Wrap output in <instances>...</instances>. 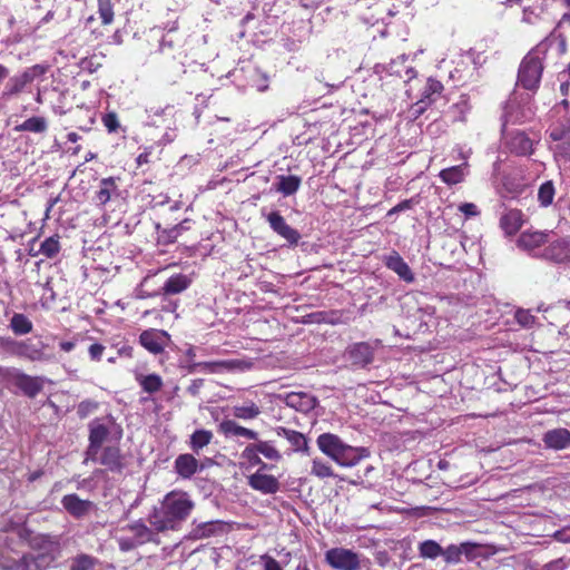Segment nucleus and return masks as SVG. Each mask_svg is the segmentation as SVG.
<instances>
[{
    "label": "nucleus",
    "mask_w": 570,
    "mask_h": 570,
    "mask_svg": "<svg viewBox=\"0 0 570 570\" xmlns=\"http://www.w3.org/2000/svg\"><path fill=\"white\" fill-rule=\"evenodd\" d=\"M194 508L195 503L187 492L175 490L164 497L159 508L154 509L149 522L157 532L177 531Z\"/></svg>",
    "instance_id": "f257e3e1"
},
{
    "label": "nucleus",
    "mask_w": 570,
    "mask_h": 570,
    "mask_svg": "<svg viewBox=\"0 0 570 570\" xmlns=\"http://www.w3.org/2000/svg\"><path fill=\"white\" fill-rule=\"evenodd\" d=\"M316 444L323 454L344 468L355 466L370 455L367 449L352 446L333 433L320 434Z\"/></svg>",
    "instance_id": "f03ea898"
},
{
    "label": "nucleus",
    "mask_w": 570,
    "mask_h": 570,
    "mask_svg": "<svg viewBox=\"0 0 570 570\" xmlns=\"http://www.w3.org/2000/svg\"><path fill=\"white\" fill-rule=\"evenodd\" d=\"M124 532L117 538L118 547L122 552L131 551L149 542L158 543V535L155 528H149L142 520H136L125 525Z\"/></svg>",
    "instance_id": "7ed1b4c3"
},
{
    "label": "nucleus",
    "mask_w": 570,
    "mask_h": 570,
    "mask_svg": "<svg viewBox=\"0 0 570 570\" xmlns=\"http://www.w3.org/2000/svg\"><path fill=\"white\" fill-rule=\"evenodd\" d=\"M48 66L43 63H37L26 68L22 72L10 77L1 92V98L4 101H10L22 94L27 86L30 85L37 78H40L48 71Z\"/></svg>",
    "instance_id": "20e7f679"
},
{
    "label": "nucleus",
    "mask_w": 570,
    "mask_h": 570,
    "mask_svg": "<svg viewBox=\"0 0 570 570\" xmlns=\"http://www.w3.org/2000/svg\"><path fill=\"white\" fill-rule=\"evenodd\" d=\"M543 71L542 55L534 48L522 60L518 72V85L527 90L538 88Z\"/></svg>",
    "instance_id": "39448f33"
},
{
    "label": "nucleus",
    "mask_w": 570,
    "mask_h": 570,
    "mask_svg": "<svg viewBox=\"0 0 570 570\" xmlns=\"http://www.w3.org/2000/svg\"><path fill=\"white\" fill-rule=\"evenodd\" d=\"M49 564L48 556L43 553H28L19 559L2 557L0 567L2 570H46Z\"/></svg>",
    "instance_id": "423d86ee"
},
{
    "label": "nucleus",
    "mask_w": 570,
    "mask_h": 570,
    "mask_svg": "<svg viewBox=\"0 0 570 570\" xmlns=\"http://www.w3.org/2000/svg\"><path fill=\"white\" fill-rule=\"evenodd\" d=\"M89 445L85 453L83 463L87 464L90 461H96L104 442L108 439L110 431L109 428L100 422V420H94L89 423Z\"/></svg>",
    "instance_id": "0eeeda50"
},
{
    "label": "nucleus",
    "mask_w": 570,
    "mask_h": 570,
    "mask_svg": "<svg viewBox=\"0 0 570 570\" xmlns=\"http://www.w3.org/2000/svg\"><path fill=\"white\" fill-rule=\"evenodd\" d=\"M325 561L336 570H358V554L350 549L333 548L326 551Z\"/></svg>",
    "instance_id": "6e6552de"
},
{
    "label": "nucleus",
    "mask_w": 570,
    "mask_h": 570,
    "mask_svg": "<svg viewBox=\"0 0 570 570\" xmlns=\"http://www.w3.org/2000/svg\"><path fill=\"white\" fill-rule=\"evenodd\" d=\"M265 217L274 233L285 239L291 246L298 244L301 239L299 232L289 226L279 212H271Z\"/></svg>",
    "instance_id": "1a4fd4ad"
},
{
    "label": "nucleus",
    "mask_w": 570,
    "mask_h": 570,
    "mask_svg": "<svg viewBox=\"0 0 570 570\" xmlns=\"http://www.w3.org/2000/svg\"><path fill=\"white\" fill-rule=\"evenodd\" d=\"M552 235V232L525 230L519 236L517 244L521 249L534 256H540L541 247L548 244Z\"/></svg>",
    "instance_id": "9d476101"
},
{
    "label": "nucleus",
    "mask_w": 570,
    "mask_h": 570,
    "mask_svg": "<svg viewBox=\"0 0 570 570\" xmlns=\"http://www.w3.org/2000/svg\"><path fill=\"white\" fill-rule=\"evenodd\" d=\"M549 238L548 245L542 249L540 256L547 261L554 263H566L570 261V239L558 238L552 240Z\"/></svg>",
    "instance_id": "9b49d317"
},
{
    "label": "nucleus",
    "mask_w": 570,
    "mask_h": 570,
    "mask_svg": "<svg viewBox=\"0 0 570 570\" xmlns=\"http://www.w3.org/2000/svg\"><path fill=\"white\" fill-rule=\"evenodd\" d=\"M443 85L434 78H429L421 94V98L412 107L413 114L416 116L421 115L430 105L441 97Z\"/></svg>",
    "instance_id": "f8f14e48"
},
{
    "label": "nucleus",
    "mask_w": 570,
    "mask_h": 570,
    "mask_svg": "<svg viewBox=\"0 0 570 570\" xmlns=\"http://www.w3.org/2000/svg\"><path fill=\"white\" fill-rule=\"evenodd\" d=\"M139 342L148 352L159 354L169 345L170 336L165 331L151 328L140 334Z\"/></svg>",
    "instance_id": "ddd939ff"
},
{
    "label": "nucleus",
    "mask_w": 570,
    "mask_h": 570,
    "mask_svg": "<svg viewBox=\"0 0 570 570\" xmlns=\"http://www.w3.org/2000/svg\"><path fill=\"white\" fill-rule=\"evenodd\" d=\"M205 373H223L233 371H246L252 367V363L246 360H223L214 362H200L196 364Z\"/></svg>",
    "instance_id": "4468645a"
},
{
    "label": "nucleus",
    "mask_w": 570,
    "mask_h": 570,
    "mask_svg": "<svg viewBox=\"0 0 570 570\" xmlns=\"http://www.w3.org/2000/svg\"><path fill=\"white\" fill-rule=\"evenodd\" d=\"M95 462L106 466L112 473H121L125 469V458L117 445L101 448Z\"/></svg>",
    "instance_id": "2eb2a0df"
},
{
    "label": "nucleus",
    "mask_w": 570,
    "mask_h": 570,
    "mask_svg": "<svg viewBox=\"0 0 570 570\" xmlns=\"http://www.w3.org/2000/svg\"><path fill=\"white\" fill-rule=\"evenodd\" d=\"M288 407H292L302 413H308L313 411L317 404V400L309 393L306 392H289L278 395Z\"/></svg>",
    "instance_id": "dca6fc26"
},
{
    "label": "nucleus",
    "mask_w": 570,
    "mask_h": 570,
    "mask_svg": "<svg viewBox=\"0 0 570 570\" xmlns=\"http://www.w3.org/2000/svg\"><path fill=\"white\" fill-rule=\"evenodd\" d=\"M248 485L263 494H275L279 491L278 479L261 471L248 476Z\"/></svg>",
    "instance_id": "f3484780"
},
{
    "label": "nucleus",
    "mask_w": 570,
    "mask_h": 570,
    "mask_svg": "<svg viewBox=\"0 0 570 570\" xmlns=\"http://www.w3.org/2000/svg\"><path fill=\"white\" fill-rule=\"evenodd\" d=\"M61 505L76 519L86 517L95 507L92 501L82 500L75 493L63 495L61 499Z\"/></svg>",
    "instance_id": "a211bd4d"
},
{
    "label": "nucleus",
    "mask_w": 570,
    "mask_h": 570,
    "mask_svg": "<svg viewBox=\"0 0 570 570\" xmlns=\"http://www.w3.org/2000/svg\"><path fill=\"white\" fill-rule=\"evenodd\" d=\"M409 56L401 55L396 59L390 61L389 65L377 66V68H382L391 76H396L401 79H404V82H407L416 77L415 69L407 65Z\"/></svg>",
    "instance_id": "6ab92c4d"
},
{
    "label": "nucleus",
    "mask_w": 570,
    "mask_h": 570,
    "mask_svg": "<svg viewBox=\"0 0 570 570\" xmlns=\"http://www.w3.org/2000/svg\"><path fill=\"white\" fill-rule=\"evenodd\" d=\"M46 344L43 342H32V340H22L20 344L19 357L27 358L31 362H49L52 356L46 353Z\"/></svg>",
    "instance_id": "aec40b11"
},
{
    "label": "nucleus",
    "mask_w": 570,
    "mask_h": 570,
    "mask_svg": "<svg viewBox=\"0 0 570 570\" xmlns=\"http://www.w3.org/2000/svg\"><path fill=\"white\" fill-rule=\"evenodd\" d=\"M347 356L353 365L365 367L373 362L374 348L366 342L355 343L348 347Z\"/></svg>",
    "instance_id": "412c9836"
},
{
    "label": "nucleus",
    "mask_w": 570,
    "mask_h": 570,
    "mask_svg": "<svg viewBox=\"0 0 570 570\" xmlns=\"http://www.w3.org/2000/svg\"><path fill=\"white\" fill-rule=\"evenodd\" d=\"M476 546L471 542H463L460 544H450L443 549L442 557L446 563L456 564L461 562L462 556L468 560L473 559Z\"/></svg>",
    "instance_id": "4be33fe9"
},
{
    "label": "nucleus",
    "mask_w": 570,
    "mask_h": 570,
    "mask_svg": "<svg viewBox=\"0 0 570 570\" xmlns=\"http://www.w3.org/2000/svg\"><path fill=\"white\" fill-rule=\"evenodd\" d=\"M385 266L393 271L397 276L406 282L413 283L415 277L407 263L402 258L397 252H392L390 255L384 257Z\"/></svg>",
    "instance_id": "5701e85b"
},
{
    "label": "nucleus",
    "mask_w": 570,
    "mask_h": 570,
    "mask_svg": "<svg viewBox=\"0 0 570 570\" xmlns=\"http://www.w3.org/2000/svg\"><path fill=\"white\" fill-rule=\"evenodd\" d=\"M542 441L547 449L560 451L570 448V431L564 428H558L547 431Z\"/></svg>",
    "instance_id": "b1692460"
},
{
    "label": "nucleus",
    "mask_w": 570,
    "mask_h": 570,
    "mask_svg": "<svg viewBox=\"0 0 570 570\" xmlns=\"http://www.w3.org/2000/svg\"><path fill=\"white\" fill-rule=\"evenodd\" d=\"M204 468L199 465L197 459L190 453L179 454L174 462L175 472L183 479H190L198 470Z\"/></svg>",
    "instance_id": "393cba45"
},
{
    "label": "nucleus",
    "mask_w": 570,
    "mask_h": 570,
    "mask_svg": "<svg viewBox=\"0 0 570 570\" xmlns=\"http://www.w3.org/2000/svg\"><path fill=\"white\" fill-rule=\"evenodd\" d=\"M275 433L277 436L286 439L292 445L293 451L308 453V441L303 433L285 426H277Z\"/></svg>",
    "instance_id": "a878e982"
},
{
    "label": "nucleus",
    "mask_w": 570,
    "mask_h": 570,
    "mask_svg": "<svg viewBox=\"0 0 570 570\" xmlns=\"http://www.w3.org/2000/svg\"><path fill=\"white\" fill-rule=\"evenodd\" d=\"M524 223L523 214L519 209H508L500 218V226L508 236L515 235Z\"/></svg>",
    "instance_id": "bb28decb"
},
{
    "label": "nucleus",
    "mask_w": 570,
    "mask_h": 570,
    "mask_svg": "<svg viewBox=\"0 0 570 570\" xmlns=\"http://www.w3.org/2000/svg\"><path fill=\"white\" fill-rule=\"evenodd\" d=\"M191 277L186 274H174L163 285L161 293L164 295H177L186 291L191 285Z\"/></svg>",
    "instance_id": "cd10ccee"
},
{
    "label": "nucleus",
    "mask_w": 570,
    "mask_h": 570,
    "mask_svg": "<svg viewBox=\"0 0 570 570\" xmlns=\"http://www.w3.org/2000/svg\"><path fill=\"white\" fill-rule=\"evenodd\" d=\"M224 528V523L218 520L213 521H206L196 523L193 522V529L190 531V538L195 540L209 538L213 535H216L217 533L222 532Z\"/></svg>",
    "instance_id": "c85d7f7f"
},
{
    "label": "nucleus",
    "mask_w": 570,
    "mask_h": 570,
    "mask_svg": "<svg viewBox=\"0 0 570 570\" xmlns=\"http://www.w3.org/2000/svg\"><path fill=\"white\" fill-rule=\"evenodd\" d=\"M468 175L469 163L463 161L460 165L442 169L439 174V177L444 184L451 186L462 183Z\"/></svg>",
    "instance_id": "c756f323"
},
{
    "label": "nucleus",
    "mask_w": 570,
    "mask_h": 570,
    "mask_svg": "<svg viewBox=\"0 0 570 570\" xmlns=\"http://www.w3.org/2000/svg\"><path fill=\"white\" fill-rule=\"evenodd\" d=\"M45 379L21 373L17 387L28 397L37 396L43 389Z\"/></svg>",
    "instance_id": "7c9ffc66"
},
{
    "label": "nucleus",
    "mask_w": 570,
    "mask_h": 570,
    "mask_svg": "<svg viewBox=\"0 0 570 570\" xmlns=\"http://www.w3.org/2000/svg\"><path fill=\"white\" fill-rule=\"evenodd\" d=\"M117 191L118 187L116 184V178H102L99 183L98 190L95 194V202L98 205H105L111 199L112 195L117 194Z\"/></svg>",
    "instance_id": "2f4dec72"
},
{
    "label": "nucleus",
    "mask_w": 570,
    "mask_h": 570,
    "mask_svg": "<svg viewBox=\"0 0 570 570\" xmlns=\"http://www.w3.org/2000/svg\"><path fill=\"white\" fill-rule=\"evenodd\" d=\"M48 120L42 116H33L14 127L18 132L28 131L33 134H45L48 130Z\"/></svg>",
    "instance_id": "473e14b6"
},
{
    "label": "nucleus",
    "mask_w": 570,
    "mask_h": 570,
    "mask_svg": "<svg viewBox=\"0 0 570 570\" xmlns=\"http://www.w3.org/2000/svg\"><path fill=\"white\" fill-rule=\"evenodd\" d=\"M302 184V179L295 175H279L277 176V184L275 188L284 196L294 195Z\"/></svg>",
    "instance_id": "72a5a7b5"
},
{
    "label": "nucleus",
    "mask_w": 570,
    "mask_h": 570,
    "mask_svg": "<svg viewBox=\"0 0 570 570\" xmlns=\"http://www.w3.org/2000/svg\"><path fill=\"white\" fill-rule=\"evenodd\" d=\"M550 138L559 142L556 146V150L561 154H567L570 151V127L564 128L562 126H556L550 130Z\"/></svg>",
    "instance_id": "f704fd0d"
},
{
    "label": "nucleus",
    "mask_w": 570,
    "mask_h": 570,
    "mask_svg": "<svg viewBox=\"0 0 570 570\" xmlns=\"http://www.w3.org/2000/svg\"><path fill=\"white\" fill-rule=\"evenodd\" d=\"M213 436V432L209 430H196L189 438L188 444L190 450L199 454V452L212 442Z\"/></svg>",
    "instance_id": "c9c22d12"
},
{
    "label": "nucleus",
    "mask_w": 570,
    "mask_h": 570,
    "mask_svg": "<svg viewBox=\"0 0 570 570\" xmlns=\"http://www.w3.org/2000/svg\"><path fill=\"white\" fill-rule=\"evenodd\" d=\"M510 148L518 155H529L532 151V140L524 132L518 131L510 140Z\"/></svg>",
    "instance_id": "e433bc0d"
},
{
    "label": "nucleus",
    "mask_w": 570,
    "mask_h": 570,
    "mask_svg": "<svg viewBox=\"0 0 570 570\" xmlns=\"http://www.w3.org/2000/svg\"><path fill=\"white\" fill-rule=\"evenodd\" d=\"M233 414L237 419L254 420L261 414V409L255 402L245 401L233 407Z\"/></svg>",
    "instance_id": "4c0bfd02"
},
{
    "label": "nucleus",
    "mask_w": 570,
    "mask_h": 570,
    "mask_svg": "<svg viewBox=\"0 0 570 570\" xmlns=\"http://www.w3.org/2000/svg\"><path fill=\"white\" fill-rule=\"evenodd\" d=\"M9 327L16 335H26L32 331L33 325L24 314L14 313L10 320Z\"/></svg>",
    "instance_id": "58836bf2"
},
{
    "label": "nucleus",
    "mask_w": 570,
    "mask_h": 570,
    "mask_svg": "<svg viewBox=\"0 0 570 570\" xmlns=\"http://www.w3.org/2000/svg\"><path fill=\"white\" fill-rule=\"evenodd\" d=\"M136 380L141 389L149 394L156 393L163 387V379L155 373L148 375L139 374L136 376Z\"/></svg>",
    "instance_id": "ea45409f"
},
{
    "label": "nucleus",
    "mask_w": 570,
    "mask_h": 570,
    "mask_svg": "<svg viewBox=\"0 0 570 570\" xmlns=\"http://www.w3.org/2000/svg\"><path fill=\"white\" fill-rule=\"evenodd\" d=\"M419 556L423 559L434 560L442 557L443 548L434 540H424L419 543Z\"/></svg>",
    "instance_id": "a19ab883"
},
{
    "label": "nucleus",
    "mask_w": 570,
    "mask_h": 570,
    "mask_svg": "<svg viewBox=\"0 0 570 570\" xmlns=\"http://www.w3.org/2000/svg\"><path fill=\"white\" fill-rule=\"evenodd\" d=\"M556 47V50L559 53H563L566 51V41L559 35L551 33L542 42H540L535 49L537 52H540L542 56L548 51V49Z\"/></svg>",
    "instance_id": "79ce46f5"
},
{
    "label": "nucleus",
    "mask_w": 570,
    "mask_h": 570,
    "mask_svg": "<svg viewBox=\"0 0 570 570\" xmlns=\"http://www.w3.org/2000/svg\"><path fill=\"white\" fill-rule=\"evenodd\" d=\"M311 474L318 479L333 478L334 471L332 465L324 459L316 456L311 462Z\"/></svg>",
    "instance_id": "37998d69"
},
{
    "label": "nucleus",
    "mask_w": 570,
    "mask_h": 570,
    "mask_svg": "<svg viewBox=\"0 0 570 570\" xmlns=\"http://www.w3.org/2000/svg\"><path fill=\"white\" fill-rule=\"evenodd\" d=\"M253 444L255 446V450L258 451V453L262 454L264 458L276 462L282 460L281 452L274 446V444L271 441L257 440Z\"/></svg>",
    "instance_id": "c03bdc74"
},
{
    "label": "nucleus",
    "mask_w": 570,
    "mask_h": 570,
    "mask_svg": "<svg viewBox=\"0 0 570 570\" xmlns=\"http://www.w3.org/2000/svg\"><path fill=\"white\" fill-rule=\"evenodd\" d=\"M22 371L16 367L0 365V384L7 389L17 386Z\"/></svg>",
    "instance_id": "a18cd8bd"
},
{
    "label": "nucleus",
    "mask_w": 570,
    "mask_h": 570,
    "mask_svg": "<svg viewBox=\"0 0 570 570\" xmlns=\"http://www.w3.org/2000/svg\"><path fill=\"white\" fill-rule=\"evenodd\" d=\"M248 83L259 92L268 89L269 77L259 69H253L249 73Z\"/></svg>",
    "instance_id": "49530a36"
},
{
    "label": "nucleus",
    "mask_w": 570,
    "mask_h": 570,
    "mask_svg": "<svg viewBox=\"0 0 570 570\" xmlns=\"http://www.w3.org/2000/svg\"><path fill=\"white\" fill-rule=\"evenodd\" d=\"M39 252L47 258L55 257L60 252L59 236L47 237L40 244Z\"/></svg>",
    "instance_id": "de8ad7c7"
},
{
    "label": "nucleus",
    "mask_w": 570,
    "mask_h": 570,
    "mask_svg": "<svg viewBox=\"0 0 570 570\" xmlns=\"http://www.w3.org/2000/svg\"><path fill=\"white\" fill-rule=\"evenodd\" d=\"M98 13L102 24H110L114 21V2L112 0H97Z\"/></svg>",
    "instance_id": "09e8293b"
},
{
    "label": "nucleus",
    "mask_w": 570,
    "mask_h": 570,
    "mask_svg": "<svg viewBox=\"0 0 570 570\" xmlns=\"http://www.w3.org/2000/svg\"><path fill=\"white\" fill-rule=\"evenodd\" d=\"M97 560L89 554H78L70 564V570H92Z\"/></svg>",
    "instance_id": "8fccbe9b"
},
{
    "label": "nucleus",
    "mask_w": 570,
    "mask_h": 570,
    "mask_svg": "<svg viewBox=\"0 0 570 570\" xmlns=\"http://www.w3.org/2000/svg\"><path fill=\"white\" fill-rule=\"evenodd\" d=\"M554 197V186L551 180L543 183L538 191V199L541 206L548 207Z\"/></svg>",
    "instance_id": "3c124183"
},
{
    "label": "nucleus",
    "mask_w": 570,
    "mask_h": 570,
    "mask_svg": "<svg viewBox=\"0 0 570 570\" xmlns=\"http://www.w3.org/2000/svg\"><path fill=\"white\" fill-rule=\"evenodd\" d=\"M21 341H17L10 336H0V351L19 357Z\"/></svg>",
    "instance_id": "603ef678"
},
{
    "label": "nucleus",
    "mask_w": 570,
    "mask_h": 570,
    "mask_svg": "<svg viewBox=\"0 0 570 570\" xmlns=\"http://www.w3.org/2000/svg\"><path fill=\"white\" fill-rule=\"evenodd\" d=\"M240 458L245 460L250 468L257 466L259 463H262L259 453L258 451L255 450L253 443L245 446V449L240 453Z\"/></svg>",
    "instance_id": "864d4df0"
},
{
    "label": "nucleus",
    "mask_w": 570,
    "mask_h": 570,
    "mask_svg": "<svg viewBox=\"0 0 570 570\" xmlns=\"http://www.w3.org/2000/svg\"><path fill=\"white\" fill-rule=\"evenodd\" d=\"M240 428L242 425L233 420H224L219 424V432L223 433L226 438L237 436Z\"/></svg>",
    "instance_id": "5fc2aeb1"
},
{
    "label": "nucleus",
    "mask_w": 570,
    "mask_h": 570,
    "mask_svg": "<svg viewBox=\"0 0 570 570\" xmlns=\"http://www.w3.org/2000/svg\"><path fill=\"white\" fill-rule=\"evenodd\" d=\"M101 120L108 132H116L120 128L118 116L114 111L105 114Z\"/></svg>",
    "instance_id": "6e6d98bb"
},
{
    "label": "nucleus",
    "mask_w": 570,
    "mask_h": 570,
    "mask_svg": "<svg viewBox=\"0 0 570 570\" xmlns=\"http://www.w3.org/2000/svg\"><path fill=\"white\" fill-rule=\"evenodd\" d=\"M180 236L179 229L175 226L170 228H165L161 232H159V242H163L165 244H170L176 242V239Z\"/></svg>",
    "instance_id": "4d7b16f0"
},
{
    "label": "nucleus",
    "mask_w": 570,
    "mask_h": 570,
    "mask_svg": "<svg viewBox=\"0 0 570 570\" xmlns=\"http://www.w3.org/2000/svg\"><path fill=\"white\" fill-rule=\"evenodd\" d=\"M570 567V559L558 558L546 563L541 570H567Z\"/></svg>",
    "instance_id": "13d9d810"
},
{
    "label": "nucleus",
    "mask_w": 570,
    "mask_h": 570,
    "mask_svg": "<svg viewBox=\"0 0 570 570\" xmlns=\"http://www.w3.org/2000/svg\"><path fill=\"white\" fill-rule=\"evenodd\" d=\"M515 320L524 327H531L534 324V316L525 309H518L515 313Z\"/></svg>",
    "instance_id": "bf43d9fd"
},
{
    "label": "nucleus",
    "mask_w": 570,
    "mask_h": 570,
    "mask_svg": "<svg viewBox=\"0 0 570 570\" xmlns=\"http://www.w3.org/2000/svg\"><path fill=\"white\" fill-rule=\"evenodd\" d=\"M459 210L466 217H475L480 215L478 206L473 203H463L459 206Z\"/></svg>",
    "instance_id": "052dcab7"
},
{
    "label": "nucleus",
    "mask_w": 570,
    "mask_h": 570,
    "mask_svg": "<svg viewBox=\"0 0 570 570\" xmlns=\"http://www.w3.org/2000/svg\"><path fill=\"white\" fill-rule=\"evenodd\" d=\"M97 409V403L91 401H83L78 405L77 412L80 417L87 416L89 413Z\"/></svg>",
    "instance_id": "680f3d73"
},
{
    "label": "nucleus",
    "mask_w": 570,
    "mask_h": 570,
    "mask_svg": "<svg viewBox=\"0 0 570 570\" xmlns=\"http://www.w3.org/2000/svg\"><path fill=\"white\" fill-rule=\"evenodd\" d=\"M262 562L264 564V570H283L279 562L268 554H264L261 557Z\"/></svg>",
    "instance_id": "e2e57ef3"
},
{
    "label": "nucleus",
    "mask_w": 570,
    "mask_h": 570,
    "mask_svg": "<svg viewBox=\"0 0 570 570\" xmlns=\"http://www.w3.org/2000/svg\"><path fill=\"white\" fill-rule=\"evenodd\" d=\"M104 351L105 346L99 343L91 344L88 348L90 358L96 362L100 361Z\"/></svg>",
    "instance_id": "0e129e2a"
},
{
    "label": "nucleus",
    "mask_w": 570,
    "mask_h": 570,
    "mask_svg": "<svg viewBox=\"0 0 570 570\" xmlns=\"http://www.w3.org/2000/svg\"><path fill=\"white\" fill-rule=\"evenodd\" d=\"M412 207V200L410 199H405L401 203H399L397 205H395L393 208H391L389 212H387V216H392V215H395L397 213H401V212H404V210H407Z\"/></svg>",
    "instance_id": "69168bd1"
},
{
    "label": "nucleus",
    "mask_w": 570,
    "mask_h": 570,
    "mask_svg": "<svg viewBox=\"0 0 570 570\" xmlns=\"http://www.w3.org/2000/svg\"><path fill=\"white\" fill-rule=\"evenodd\" d=\"M151 150H153V147H145L144 151L137 156L136 163H137L138 167L146 165L150 161L149 158L151 155Z\"/></svg>",
    "instance_id": "338daca9"
},
{
    "label": "nucleus",
    "mask_w": 570,
    "mask_h": 570,
    "mask_svg": "<svg viewBox=\"0 0 570 570\" xmlns=\"http://www.w3.org/2000/svg\"><path fill=\"white\" fill-rule=\"evenodd\" d=\"M553 537L557 541H560L563 543L570 542V530L563 529V530L556 531Z\"/></svg>",
    "instance_id": "774afa93"
}]
</instances>
